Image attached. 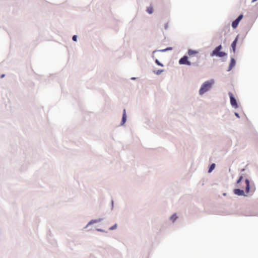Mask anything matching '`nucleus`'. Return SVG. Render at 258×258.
I'll return each instance as SVG.
<instances>
[{
	"instance_id": "nucleus-1",
	"label": "nucleus",
	"mask_w": 258,
	"mask_h": 258,
	"mask_svg": "<svg viewBox=\"0 0 258 258\" xmlns=\"http://www.w3.org/2000/svg\"><path fill=\"white\" fill-rule=\"evenodd\" d=\"M215 82L213 79L207 80L204 82L202 85L199 89V95L202 96L205 93L209 91L213 87Z\"/></svg>"
},
{
	"instance_id": "nucleus-2",
	"label": "nucleus",
	"mask_w": 258,
	"mask_h": 258,
	"mask_svg": "<svg viewBox=\"0 0 258 258\" xmlns=\"http://www.w3.org/2000/svg\"><path fill=\"white\" fill-rule=\"evenodd\" d=\"M222 49V45H218L211 52L210 56L211 57L216 56L221 58L227 56V54L225 52L221 51Z\"/></svg>"
},
{
	"instance_id": "nucleus-3",
	"label": "nucleus",
	"mask_w": 258,
	"mask_h": 258,
	"mask_svg": "<svg viewBox=\"0 0 258 258\" xmlns=\"http://www.w3.org/2000/svg\"><path fill=\"white\" fill-rule=\"evenodd\" d=\"M245 183V194L247 195V194H250V195H252L255 191V188H250V181L248 178H246L244 180Z\"/></svg>"
},
{
	"instance_id": "nucleus-4",
	"label": "nucleus",
	"mask_w": 258,
	"mask_h": 258,
	"mask_svg": "<svg viewBox=\"0 0 258 258\" xmlns=\"http://www.w3.org/2000/svg\"><path fill=\"white\" fill-rule=\"evenodd\" d=\"M228 95L230 98V102L231 105L234 108H237L238 107V104L237 100L232 92H228Z\"/></svg>"
},
{
	"instance_id": "nucleus-5",
	"label": "nucleus",
	"mask_w": 258,
	"mask_h": 258,
	"mask_svg": "<svg viewBox=\"0 0 258 258\" xmlns=\"http://www.w3.org/2000/svg\"><path fill=\"white\" fill-rule=\"evenodd\" d=\"M178 62L180 64H184L187 66H191L192 64H194V63H192L188 60V56L186 55H184L181 58H180Z\"/></svg>"
},
{
	"instance_id": "nucleus-6",
	"label": "nucleus",
	"mask_w": 258,
	"mask_h": 258,
	"mask_svg": "<svg viewBox=\"0 0 258 258\" xmlns=\"http://www.w3.org/2000/svg\"><path fill=\"white\" fill-rule=\"evenodd\" d=\"M243 17V15L240 14L235 20L232 21L231 26L233 29H236L237 27L239 22L241 20Z\"/></svg>"
},
{
	"instance_id": "nucleus-7",
	"label": "nucleus",
	"mask_w": 258,
	"mask_h": 258,
	"mask_svg": "<svg viewBox=\"0 0 258 258\" xmlns=\"http://www.w3.org/2000/svg\"><path fill=\"white\" fill-rule=\"evenodd\" d=\"M233 193L235 195H237L238 196H244V197L247 196V195L245 194L244 190L239 188H235L233 190Z\"/></svg>"
},
{
	"instance_id": "nucleus-8",
	"label": "nucleus",
	"mask_w": 258,
	"mask_h": 258,
	"mask_svg": "<svg viewBox=\"0 0 258 258\" xmlns=\"http://www.w3.org/2000/svg\"><path fill=\"white\" fill-rule=\"evenodd\" d=\"M103 220L102 218H99V219H92L91 220H90L88 223V224L86 225L85 227H84V229H87V228H88L90 226L94 224H95V223H98V222H100V221H101L102 220Z\"/></svg>"
},
{
	"instance_id": "nucleus-9",
	"label": "nucleus",
	"mask_w": 258,
	"mask_h": 258,
	"mask_svg": "<svg viewBox=\"0 0 258 258\" xmlns=\"http://www.w3.org/2000/svg\"><path fill=\"white\" fill-rule=\"evenodd\" d=\"M238 40V35H237L236 38L234 39V40L233 41L231 44V46L232 49V51L233 52H235L236 45L237 44V42Z\"/></svg>"
},
{
	"instance_id": "nucleus-10",
	"label": "nucleus",
	"mask_w": 258,
	"mask_h": 258,
	"mask_svg": "<svg viewBox=\"0 0 258 258\" xmlns=\"http://www.w3.org/2000/svg\"><path fill=\"white\" fill-rule=\"evenodd\" d=\"M236 64V60L233 58L231 57L230 63L228 67V69L227 70L228 72L231 71L235 66Z\"/></svg>"
},
{
	"instance_id": "nucleus-11",
	"label": "nucleus",
	"mask_w": 258,
	"mask_h": 258,
	"mask_svg": "<svg viewBox=\"0 0 258 258\" xmlns=\"http://www.w3.org/2000/svg\"><path fill=\"white\" fill-rule=\"evenodd\" d=\"M146 12L149 14H152L154 12V9L152 5H150L149 7H147Z\"/></svg>"
},
{
	"instance_id": "nucleus-12",
	"label": "nucleus",
	"mask_w": 258,
	"mask_h": 258,
	"mask_svg": "<svg viewBox=\"0 0 258 258\" xmlns=\"http://www.w3.org/2000/svg\"><path fill=\"white\" fill-rule=\"evenodd\" d=\"M216 164L215 163H212L208 169V173H211L215 168Z\"/></svg>"
},
{
	"instance_id": "nucleus-13",
	"label": "nucleus",
	"mask_w": 258,
	"mask_h": 258,
	"mask_svg": "<svg viewBox=\"0 0 258 258\" xmlns=\"http://www.w3.org/2000/svg\"><path fill=\"white\" fill-rule=\"evenodd\" d=\"M126 120H127V116H125L124 115H122V116L121 120V122H120V125H124V123L126 122Z\"/></svg>"
},
{
	"instance_id": "nucleus-14",
	"label": "nucleus",
	"mask_w": 258,
	"mask_h": 258,
	"mask_svg": "<svg viewBox=\"0 0 258 258\" xmlns=\"http://www.w3.org/2000/svg\"><path fill=\"white\" fill-rule=\"evenodd\" d=\"M198 52L196 50H194L192 49H189L188 50L187 53L189 55H192L193 54H197Z\"/></svg>"
},
{
	"instance_id": "nucleus-15",
	"label": "nucleus",
	"mask_w": 258,
	"mask_h": 258,
	"mask_svg": "<svg viewBox=\"0 0 258 258\" xmlns=\"http://www.w3.org/2000/svg\"><path fill=\"white\" fill-rule=\"evenodd\" d=\"M157 52H166V50H165V49H160V50H155L154 51H153L152 52V55L151 56V57L154 58V54Z\"/></svg>"
},
{
	"instance_id": "nucleus-16",
	"label": "nucleus",
	"mask_w": 258,
	"mask_h": 258,
	"mask_svg": "<svg viewBox=\"0 0 258 258\" xmlns=\"http://www.w3.org/2000/svg\"><path fill=\"white\" fill-rule=\"evenodd\" d=\"M155 62L156 63V64L159 66H160V67H163L164 65L163 63H162L161 62H160V61L158 59H155Z\"/></svg>"
},
{
	"instance_id": "nucleus-17",
	"label": "nucleus",
	"mask_w": 258,
	"mask_h": 258,
	"mask_svg": "<svg viewBox=\"0 0 258 258\" xmlns=\"http://www.w3.org/2000/svg\"><path fill=\"white\" fill-rule=\"evenodd\" d=\"M117 224H114L113 226L109 228V230H113L117 228Z\"/></svg>"
},
{
	"instance_id": "nucleus-18",
	"label": "nucleus",
	"mask_w": 258,
	"mask_h": 258,
	"mask_svg": "<svg viewBox=\"0 0 258 258\" xmlns=\"http://www.w3.org/2000/svg\"><path fill=\"white\" fill-rule=\"evenodd\" d=\"M164 71L163 70H157L156 72H154V73L157 75H160Z\"/></svg>"
},
{
	"instance_id": "nucleus-19",
	"label": "nucleus",
	"mask_w": 258,
	"mask_h": 258,
	"mask_svg": "<svg viewBox=\"0 0 258 258\" xmlns=\"http://www.w3.org/2000/svg\"><path fill=\"white\" fill-rule=\"evenodd\" d=\"M242 179H243V176L242 175L240 176L238 178V179L237 180L236 183L237 184L239 183L242 181Z\"/></svg>"
},
{
	"instance_id": "nucleus-20",
	"label": "nucleus",
	"mask_w": 258,
	"mask_h": 258,
	"mask_svg": "<svg viewBox=\"0 0 258 258\" xmlns=\"http://www.w3.org/2000/svg\"><path fill=\"white\" fill-rule=\"evenodd\" d=\"M176 219H177V216H176L175 214H173V215H172L170 217V219L173 220V221L175 220Z\"/></svg>"
},
{
	"instance_id": "nucleus-21",
	"label": "nucleus",
	"mask_w": 258,
	"mask_h": 258,
	"mask_svg": "<svg viewBox=\"0 0 258 258\" xmlns=\"http://www.w3.org/2000/svg\"><path fill=\"white\" fill-rule=\"evenodd\" d=\"M77 39H78V36L77 35H74L72 37V40L74 41H75L76 42L77 41Z\"/></svg>"
},
{
	"instance_id": "nucleus-22",
	"label": "nucleus",
	"mask_w": 258,
	"mask_h": 258,
	"mask_svg": "<svg viewBox=\"0 0 258 258\" xmlns=\"http://www.w3.org/2000/svg\"><path fill=\"white\" fill-rule=\"evenodd\" d=\"M168 27H169V24H168V23H167L164 25V28H165V29L167 30L168 28Z\"/></svg>"
},
{
	"instance_id": "nucleus-23",
	"label": "nucleus",
	"mask_w": 258,
	"mask_h": 258,
	"mask_svg": "<svg viewBox=\"0 0 258 258\" xmlns=\"http://www.w3.org/2000/svg\"><path fill=\"white\" fill-rule=\"evenodd\" d=\"M165 50H166V51H169V50H172V47H167V48H166L165 49Z\"/></svg>"
},
{
	"instance_id": "nucleus-24",
	"label": "nucleus",
	"mask_w": 258,
	"mask_h": 258,
	"mask_svg": "<svg viewBox=\"0 0 258 258\" xmlns=\"http://www.w3.org/2000/svg\"><path fill=\"white\" fill-rule=\"evenodd\" d=\"M96 230L99 232H105V231L103 229H100V228H96Z\"/></svg>"
},
{
	"instance_id": "nucleus-25",
	"label": "nucleus",
	"mask_w": 258,
	"mask_h": 258,
	"mask_svg": "<svg viewBox=\"0 0 258 258\" xmlns=\"http://www.w3.org/2000/svg\"><path fill=\"white\" fill-rule=\"evenodd\" d=\"M234 115L238 118H240V116L238 113L235 112H234Z\"/></svg>"
},
{
	"instance_id": "nucleus-26",
	"label": "nucleus",
	"mask_w": 258,
	"mask_h": 258,
	"mask_svg": "<svg viewBox=\"0 0 258 258\" xmlns=\"http://www.w3.org/2000/svg\"><path fill=\"white\" fill-rule=\"evenodd\" d=\"M125 115V116H126V110L125 109H123V114H122V115Z\"/></svg>"
},
{
	"instance_id": "nucleus-27",
	"label": "nucleus",
	"mask_w": 258,
	"mask_h": 258,
	"mask_svg": "<svg viewBox=\"0 0 258 258\" xmlns=\"http://www.w3.org/2000/svg\"><path fill=\"white\" fill-rule=\"evenodd\" d=\"M113 200L111 201V208L113 209Z\"/></svg>"
},
{
	"instance_id": "nucleus-28",
	"label": "nucleus",
	"mask_w": 258,
	"mask_h": 258,
	"mask_svg": "<svg viewBox=\"0 0 258 258\" xmlns=\"http://www.w3.org/2000/svg\"><path fill=\"white\" fill-rule=\"evenodd\" d=\"M5 76V74H2L1 76V78H4Z\"/></svg>"
},
{
	"instance_id": "nucleus-29",
	"label": "nucleus",
	"mask_w": 258,
	"mask_h": 258,
	"mask_svg": "<svg viewBox=\"0 0 258 258\" xmlns=\"http://www.w3.org/2000/svg\"><path fill=\"white\" fill-rule=\"evenodd\" d=\"M256 1H257V0H252V3H253V2H256Z\"/></svg>"
},
{
	"instance_id": "nucleus-30",
	"label": "nucleus",
	"mask_w": 258,
	"mask_h": 258,
	"mask_svg": "<svg viewBox=\"0 0 258 258\" xmlns=\"http://www.w3.org/2000/svg\"><path fill=\"white\" fill-rule=\"evenodd\" d=\"M136 79V78H132V80H135Z\"/></svg>"
},
{
	"instance_id": "nucleus-31",
	"label": "nucleus",
	"mask_w": 258,
	"mask_h": 258,
	"mask_svg": "<svg viewBox=\"0 0 258 258\" xmlns=\"http://www.w3.org/2000/svg\"><path fill=\"white\" fill-rule=\"evenodd\" d=\"M223 196H225L226 195V193H224V194H223Z\"/></svg>"
},
{
	"instance_id": "nucleus-32",
	"label": "nucleus",
	"mask_w": 258,
	"mask_h": 258,
	"mask_svg": "<svg viewBox=\"0 0 258 258\" xmlns=\"http://www.w3.org/2000/svg\"><path fill=\"white\" fill-rule=\"evenodd\" d=\"M91 230V229H89L87 231H90Z\"/></svg>"
}]
</instances>
